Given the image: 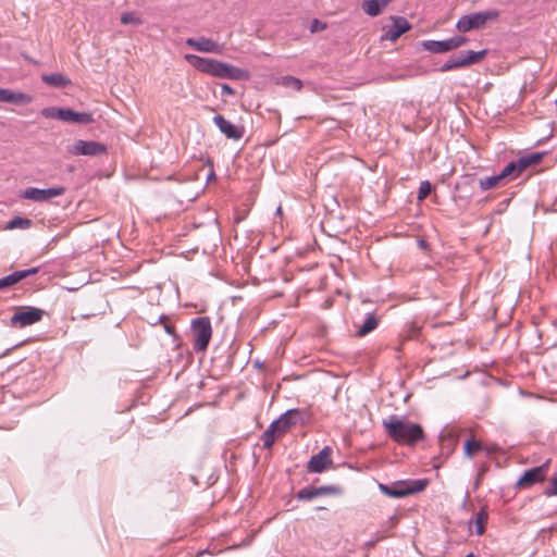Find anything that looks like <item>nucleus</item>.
<instances>
[{"instance_id":"obj_1","label":"nucleus","mask_w":557,"mask_h":557,"mask_svg":"<svg viewBox=\"0 0 557 557\" xmlns=\"http://www.w3.org/2000/svg\"><path fill=\"white\" fill-rule=\"evenodd\" d=\"M185 60L196 70L219 78L242 81L249 77V73L246 70L214 59L202 58L196 54H186Z\"/></svg>"},{"instance_id":"obj_2","label":"nucleus","mask_w":557,"mask_h":557,"mask_svg":"<svg viewBox=\"0 0 557 557\" xmlns=\"http://www.w3.org/2000/svg\"><path fill=\"white\" fill-rule=\"evenodd\" d=\"M384 430L389 438L401 445H414L424 438L420 424L399 418L396 414L383 420Z\"/></svg>"},{"instance_id":"obj_3","label":"nucleus","mask_w":557,"mask_h":557,"mask_svg":"<svg viewBox=\"0 0 557 557\" xmlns=\"http://www.w3.org/2000/svg\"><path fill=\"white\" fill-rule=\"evenodd\" d=\"M428 486V480H405L397 481L391 485L380 483L379 490L386 496L392 498H403L414 493H419L425 490Z\"/></svg>"},{"instance_id":"obj_4","label":"nucleus","mask_w":557,"mask_h":557,"mask_svg":"<svg viewBox=\"0 0 557 557\" xmlns=\"http://www.w3.org/2000/svg\"><path fill=\"white\" fill-rule=\"evenodd\" d=\"M41 115L46 119L60 120L76 124H90L94 116L89 112H76L70 108L47 107L41 110Z\"/></svg>"},{"instance_id":"obj_5","label":"nucleus","mask_w":557,"mask_h":557,"mask_svg":"<svg viewBox=\"0 0 557 557\" xmlns=\"http://www.w3.org/2000/svg\"><path fill=\"white\" fill-rule=\"evenodd\" d=\"M499 17V11L487 10L474 12L461 16L457 23L456 28L459 32L467 33L473 29L482 28L488 21H495Z\"/></svg>"},{"instance_id":"obj_6","label":"nucleus","mask_w":557,"mask_h":557,"mask_svg":"<svg viewBox=\"0 0 557 557\" xmlns=\"http://www.w3.org/2000/svg\"><path fill=\"white\" fill-rule=\"evenodd\" d=\"M191 333L194 337L193 347L195 351H203L207 349L211 336L212 326L208 317H198L191 321Z\"/></svg>"},{"instance_id":"obj_7","label":"nucleus","mask_w":557,"mask_h":557,"mask_svg":"<svg viewBox=\"0 0 557 557\" xmlns=\"http://www.w3.org/2000/svg\"><path fill=\"white\" fill-rule=\"evenodd\" d=\"M487 50L480 51H462L458 55H451L441 67V72L465 67L474 63H479L486 55Z\"/></svg>"},{"instance_id":"obj_8","label":"nucleus","mask_w":557,"mask_h":557,"mask_svg":"<svg viewBox=\"0 0 557 557\" xmlns=\"http://www.w3.org/2000/svg\"><path fill=\"white\" fill-rule=\"evenodd\" d=\"M67 152L72 156H100L107 152V146L102 143L95 140H75L71 146H67Z\"/></svg>"},{"instance_id":"obj_9","label":"nucleus","mask_w":557,"mask_h":557,"mask_svg":"<svg viewBox=\"0 0 557 557\" xmlns=\"http://www.w3.org/2000/svg\"><path fill=\"white\" fill-rule=\"evenodd\" d=\"M45 314V311L35 307H26L24 310L15 312L11 317V325L20 329L39 322Z\"/></svg>"},{"instance_id":"obj_10","label":"nucleus","mask_w":557,"mask_h":557,"mask_svg":"<svg viewBox=\"0 0 557 557\" xmlns=\"http://www.w3.org/2000/svg\"><path fill=\"white\" fill-rule=\"evenodd\" d=\"M305 421V412L300 409L293 408L285 411L281 417L273 422V428H276L278 434L287 432L292 426L300 424Z\"/></svg>"},{"instance_id":"obj_11","label":"nucleus","mask_w":557,"mask_h":557,"mask_svg":"<svg viewBox=\"0 0 557 557\" xmlns=\"http://www.w3.org/2000/svg\"><path fill=\"white\" fill-rule=\"evenodd\" d=\"M548 467L549 460H546L539 467L525 470L521 478L517 481L516 485L520 488H529L536 483L544 481L548 472Z\"/></svg>"},{"instance_id":"obj_12","label":"nucleus","mask_w":557,"mask_h":557,"mask_svg":"<svg viewBox=\"0 0 557 557\" xmlns=\"http://www.w3.org/2000/svg\"><path fill=\"white\" fill-rule=\"evenodd\" d=\"M64 193L65 188L63 186L50 187L46 189L28 187L23 191L22 197L35 202H45L51 198L62 196Z\"/></svg>"},{"instance_id":"obj_13","label":"nucleus","mask_w":557,"mask_h":557,"mask_svg":"<svg viewBox=\"0 0 557 557\" xmlns=\"http://www.w3.org/2000/svg\"><path fill=\"white\" fill-rule=\"evenodd\" d=\"M331 455L332 449L329 446L323 447L318 454L310 458L307 465V471L310 473L323 472L326 467L332 463Z\"/></svg>"},{"instance_id":"obj_14","label":"nucleus","mask_w":557,"mask_h":557,"mask_svg":"<svg viewBox=\"0 0 557 557\" xmlns=\"http://www.w3.org/2000/svg\"><path fill=\"white\" fill-rule=\"evenodd\" d=\"M213 123L230 139L239 140L244 136V127L230 122L223 115H215Z\"/></svg>"},{"instance_id":"obj_15","label":"nucleus","mask_w":557,"mask_h":557,"mask_svg":"<svg viewBox=\"0 0 557 557\" xmlns=\"http://www.w3.org/2000/svg\"><path fill=\"white\" fill-rule=\"evenodd\" d=\"M339 490L333 485H323V486H307L298 491L297 499L298 500H311L317 497L325 496V495H334L337 494Z\"/></svg>"},{"instance_id":"obj_16","label":"nucleus","mask_w":557,"mask_h":557,"mask_svg":"<svg viewBox=\"0 0 557 557\" xmlns=\"http://www.w3.org/2000/svg\"><path fill=\"white\" fill-rule=\"evenodd\" d=\"M186 45L206 53H222L223 50L221 45L207 37L188 38Z\"/></svg>"},{"instance_id":"obj_17","label":"nucleus","mask_w":557,"mask_h":557,"mask_svg":"<svg viewBox=\"0 0 557 557\" xmlns=\"http://www.w3.org/2000/svg\"><path fill=\"white\" fill-rule=\"evenodd\" d=\"M34 100L32 95L12 90L9 88H0V102L11 103L15 106H26Z\"/></svg>"},{"instance_id":"obj_18","label":"nucleus","mask_w":557,"mask_h":557,"mask_svg":"<svg viewBox=\"0 0 557 557\" xmlns=\"http://www.w3.org/2000/svg\"><path fill=\"white\" fill-rule=\"evenodd\" d=\"M410 28L408 21L403 16L393 17V24L385 29L384 39L396 40Z\"/></svg>"},{"instance_id":"obj_19","label":"nucleus","mask_w":557,"mask_h":557,"mask_svg":"<svg viewBox=\"0 0 557 557\" xmlns=\"http://www.w3.org/2000/svg\"><path fill=\"white\" fill-rule=\"evenodd\" d=\"M41 81L55 88H65L71 85V79L61 73L42 74Z\"/></svg>"},{"instance_id":"obj_20","label":"nucleus","mask_w":557,"mask_h":557,"mask_svg":"<svg viewBox=\"0 0 557 557\" xmlns=\"http://www.w3.org/2000/svg\"><path fill=\"white\" fill-rule=\"evenodd\" d=\"M422 47L431 53H444L451 51L448 39L445 40H423Z\"/></svg>"},{"instance_id":"obj_21","label":"nucleus","mask_w":557,"mask_h":557,"mask_svg":"<svg viewBox=\"0 0 557 557\" xmlns=\"http://www.w3.org/2000/svg\"><path fill=\"white\" fill-rule=\"evenodd\" d=\"M392 0H366L362 3L363 11L370 16H377Z\"/></svg>"},{"instance_id":"obj_22","label":"nucleus","mask_w":557,"mask_h":557,"mask_svg":"<svg viewBox=\"0 0 557 557\" xmlns=\"http://www.w3.org/2000/svg\"><path fill=\"white\" fill-rule=\"evenodd\" d=\"M379 320L373 312L367 313L363 323L357 331L358 336H366L370 332L376 329Z\"/></svg>"},{"instance_id":"obj_23","label":"nucleus","mask_w":557,"mask_h":557,"mask_svg":"<svg viewBox=\"0 0 557 557\" xmlns=\"http://www.w3.org/2000/svg\"><path fill=\"white\" fill-rule=\"evenodd\" d=\"M483 449V444L480 441L474 440L473 437L465 442L463 453L467 458H472L476 453H480Z\"/></svg>"},{"instance_id":"obj_24","label":"nucleus","mask_w":557,"mask_h":557,"mask_svg":"<svg viewBox=\"0 0 557 557\" xmlns=\"http://www.w3.org/2000/svg\"><path fill=\"white\" fill-rule=\"evenodd\" d=\"M275 83L285 88H290L294 90H300L302 88V82L299 78L290 75L276 78Z\"/></svg>"},{"instance_id":"obj_25","label":"nucleus","mask_w":557,"mask_h":557,"mask_svg":"<svg viewBox=\"0 0 557 557\" xmlns=\"http://www.w3.org/2000/svg\"><path fill=\"white\" fill-rule=\"evenodd\" d=\"M543 158V153L534 152L518 159V166L524 171L527 168L533 164H537Z\"/></svg>"},{"instance_id":"obj_26","label":"nucleus","mask_w":557,"mask_h":557,"mask_svg":"<svg viewBox=\"0 0 557 557\" xmlns=\"http://www.w3.org/2000/svg\"><path fill=\"white\" fill-rule=\"evenodd\" d=\"M522 169H520V166H518V160L516 161H511L509 162L503 170L502 172L498 174L500 180L509 176V175H515V176H518L522 173Z\"/></svg>"},{"instance_id":"obj_27","label":"nucleus","mask_w":557,"mask_h":557,"mask_svg":"<svg viewBox=\"0 0 557 557\" xmlns=\"http://www.w3.org/2000/svg\"><path fill=\"white\" fill-rule=\"evenodd\" d=\"M277 433V430L276 428H273V424L271 423L269 425V428L263 432L262 436H261V440H262V443H263V446L265 448H270L272 447V445L274 444L275 442V436L274 434Z\"/></svg>"},{"instance_id":"obj_28","label":"nucleus","mask_w":557,"mask_h":557,"mask_svg":"<svg viewBox=\"0 0 557 557\" xmlns=\"http://www.w3.org/2000/svg\"><path fill=\"white\" fill-rule=\"evenodd\" d=\"M21 280H20V275H18L17 271H14V272L10 273L9 275L0 278V289L11 287V286L15 285L16 283H18Z\"/></svg>"},{"instance_id":"obj_29","label":"nucleus","mask_w":557,"mask_h":557,"mask_svg":"<svg viewBox=\"0 0 557 557\" xmlns=\"http://www.w3.org/2000/svg\"><path fill=\"white\" fill-rule=\"evenodd\" d=\"M32 225V221L25 218L15 216L8 223L9 230L15 228H28Z\"/></svg>"},{"instance_id":"obj_30","label":"nucleus","mask_w":557,"mask_h":557,"mask_svg":"<svg viewBox=\"0 0 557 557\" xmlns=\"http://www.w3.org/2000/svg\"><path fill=\"white\" fill-rule=\"evenodd\" d=\"M499 181H500L499 175L487 176V177L481 178L479 182V185H480V188L484 191V190H488V189L496 187Z\"/></svg>"},{"instance_id":"obj_31","label":"nucleus","mask_w":557,"mask_h":557,"mask_svg":"<svg viewBox=\"0 0 557 557\" xmlns=\"http://www.w3.org/2000/svg\"><path fill=\"white\" fill-rule=\"evenodd\" d=\"M121 23L124 25H140L143 20L135 12H124L121 15Z\"/></svg>"},{"instance_id":"obj_32","label":"nucleus","mask_w":557,"mask_h":557,"mask_svg":"<svg viewBox=\"0 0 557 557\" xmlns=\"http://www.w3.org/2000/svg\"><path fill=\"white\" fill-rule=\"evenodd\" d=\"M487 521V513L484 510H480L475 515L476 534L482 535L484 533V524Z\"/></svg>"},{"instance_id":"obj_33","label":"nucleus","mask_w":557,"mask_h":557,"mask_svg":"<svg viewBox=\"0 0 557 557\" xmlns=\"http://www.w3.org/2000/svg\"><path fill=\"white\" fill-rule=\"evenodd\" d=\"M432 190V185L429 181H422L418 189V199H425Z\"/></svg>"},{"instance_id":"obj_34","label":"nucleus","mask_w":557,"mask_h":557,"mask_svg":"<svg viewBox=\"0 0 557 557\" xmlns=\"http://www.w3.org/2000/svg\"><path fill=\"white\" fill-rule=\"evenodd\" d=\"M544 495L547 497L557 495V474L550 479L549 486L544 491Z\"/></svg>"},{"instance_id":"obj_35","label":"nucleus","mask_w":557,"mask_h":557,"mask_svg":"<svg viewBox=\"0 0 557 557\" xmlns=\"http://www.w3.org/2000/svg\"><path fill=\"white\" fill-rule=\"evenodd\" d=\"M450 49H457L467 42V38L463 36H454L448 38Z\"/></svg>"},{"instance_id":"obj_36","label":"nucleus","mask_w":557,"mask_h":557,"mask_svg":"<svg viewBox=\"0 0 557 557\" xmlns=\"http://www.w3.org/2000/svg\"><path fill=\"white\" fill-rule=\"evenodd\" d=\"M18 275H20V280H24L26 277H28L29 275H34L36 273H38V268H29V269H25V270H20L17 271Z\"/></svg>"},{"instance_id":"obj_37","label":"nucleus","mask_w":557,"mask_h":557,"mask_svg":"<svg viewBox=\"0 0 557 557\" xmlns=\"http://www.w3.org/2000/svg\"><path fill=\"white\" fill-rule=\"evenodd\" d=\"M325 24L319 22L318 20H314L311 25V32H318L324 29Z\"/></svg>"},{"instance_id":"obj_38","label":"nucleus","mask_w":557,"mask_h":557,"mask_svg":"<svg viewBox=\"0 0 557 557\" xmlns=\"http://www.w3.org/2000/svg\"><path fill=\"white\" fill-rule=\"evenodd\" d=\"M221 94L223 96H225V95H233L234 94V89L230 85L223 84L221 86Z\"/></svg>"},{"instance_id":"obj_39","label":"nucleus","mask_w":557,"mask_h":557,"mask_svg":"<svg viewBox=\"0 0 557 557\" xmlns=\"http://www.w3.org/2000/svg\"><path fill=\"white\" fill-rule=\"evenodd\" d=\"M419 246L420 247H425L426 246L425 240H423V239L419 240Z\"/></svg>"},{"instance_id":"obj_40","label":"nucleus","mask_w":557,"mask_h":557,"mask_svg":"<svg viewBox=\"0 0 557 557\" xmlns=\"http://www.w3.org/2000/svg\"><path fill=\"white\" fill-rule=\"evenodd\" d=\"M12 349L13 347L8 348L0 357L7 356Z\"/></svg>"},{"instance_id":"obj_41","label":"nucleus","mask_w":557,"mask_h":557,"mask_svg":"<svg viewBox=\"0 0 557 557\" xmlns=\"http://www.w3.org/2000/svg\"><path fill=\"white\" fill-rule=\"evenodd\" d=\"M165 331H166L168 333H172V332H173V329H172L171 326H165Z\"/></svg>"},{"instance_id":"obj_42","label":"nucleus","mask_w":557,"mask_h":557,"mask_svg":"<svg viewBox=\"0 0 557 557\" xmlns=\"http://www.w3.org/2000/svg\"><path fill=\"white\" fill-rule=\"evenodd\" d=\"M213 176H214V173H213V172H211V173L209 174L208 178L210 180V178H212Z\"/></svg>"},{"instance_id":"obj_43","label":"nucleus","mask_w":557,"mask_h":557,"mask_svg":"<svg viewBox=\"0 0 557 557\" xmlns=\"http://www.w3.org/2000/svg\"><path fill=\"white\" fill-rule=\"evenodd\" d=\"M466 557H474L473 553H469Z\"/></svg>"},{"instance_id":"obj_44","label":"nucleus","mask_w":557,"mask_h":557,"mask_svg":"<svg viewBox=\"0 0 557 557\" xmlns=\"http://www.w3.org/2000/svg\"><path fill=\"white\" fill-rule=\"evenodd\" d=\"M556 104H557V99H556Z\"/></svg>"}]
</instances>
